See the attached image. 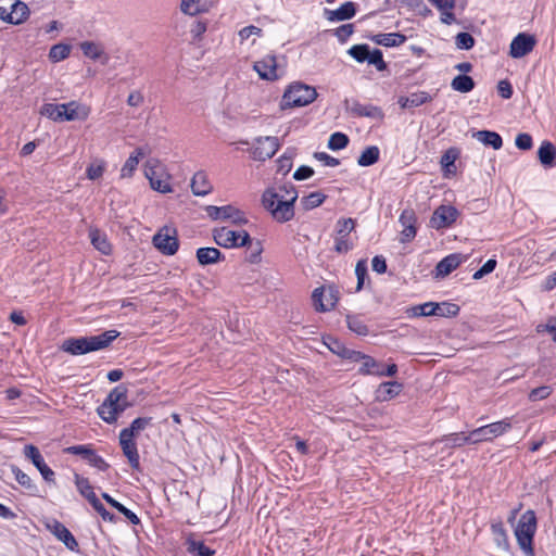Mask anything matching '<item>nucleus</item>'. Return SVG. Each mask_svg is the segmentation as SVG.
I'll return each instance as SVG.
<instances>
[{
  "label": "nucleus",
  "mask_w": 556,
  "mask_h": 556,
  "mask_svg": "<svg viewBox=\"0 0 556 556\" xmlns=\"http://www.w3.org/2000/svg\"><path fill=\"white\" fill-rule=\"evenodd\" d=\"M317 96L315 87L302 81H293L287 87L280 106L281 109L306 106L315 101Z\"/></svg>",
  "instance_id": "5"
},
{
  "label": "nucleus",
  "mask_w": 556,
  "mask_h": 556,
  "mask_svg": "<svg viewBox=\"0 0 556 556\" xmlns=\"http://www.w3.org/2000/svg\"><path fill=\"white\" fill-rule=\"evenodd\" d=\"M24 455L38 469L42 479L46 482L55 484V473L46 464L43 456L41 455L39 448L36 445H34V444L25 445L24 446Z\"/></svg>",
  "instance_id": "13"
},
{
  "label": "nucleus",
  "mask_w": 556,
  "mask_h": 556,
  "mask_svg": "<svg viewBox=\"0 0 556 556\" xmlns=\"http://www.w3.org/2000/svg\"><path fill=\"white\" fill-rule=\"evenodd\" d=\"M80 49L85 56L91 59V60H99L102 56H104V61H102V64H105L108 61V56L105 55L103 49L92 42V41H84L80 43Z\"/></svg>",
  "instance_id": "45"
},
{
  "label": "nucleus",
  "mask_w": 556,
  "mask_h": 556,
  "mask_svg": "<svg viewBox=\"0 0 556 556\" xmlns=\"http://www.w3.org/2000/svg\"><path fill=\"white\" fill-rule=\"evenodd\" d=\"M64 454L77 455L85 459L91 467L97 468L100 471H108L110 464L100 456L91 444H78L67 446L63 450Z\"/></svg>",
  "instance_id": "8"
},
{
  "label": "nucleus",
  "mask_w": 556,
  "mask_h": 556,
  "mask_svg": "<svg viewBox=\"0 0 556 556\" xmlns=\"http://www.w3.org/2000/svg\"><path fill=\"white\" fill-rule=\"evenodd\" d=\"M466 256L460 253H452L443 257L434 268L435 277L444 278L455 270L464 261Z\"/></svg>",
  "instance_id": "23"
},
{
  "label": "nucleus",
  "mask_w": 556,
  "mask_h": 556,
  "mask_svg": "<svg viewBox=\"0 0 556 556\" xmlns=\"http://www.w3.org/2000/svg\"><path fill=\"white\" fill-rule=\"evenodd\" d=\"M350 143V138L346 134L336 131L330 135L327 147L332 151H340L345 149Z\"/></svg>",
  "instance_id": "49"
},
{
  "label": "nucleus",
  "mask_w": 556,
  "mask_h": 556,
  "mask_svg": "<svg viewBox=\"0 0 556 556\" xmlns=\"http://www.w3.org/2000/svg\"><path fill=\"white\" fill-rule=\"evenodd\" d=\"M538 529V519L533 509L526 510L519 518L514 533L520 549L526 556H535L534 535Z\"/></svg>",
  "instance_id": "4"
},
{
  "label": "nucleus",
  "mask_w": 556,
  "mask_h": 556,
  "mask_svg": "<svg viewBox=\"0 0 556 556\" xmlns=\"http://www.w3.org/2000/svg\"><path fill=\"white\" fill-rule=\"evenodd\" d=\"M74 482H75V485H76L77 491L79 492V494L83 497H85L89 503L92 501V498H97L98 497L96 495V493L93 491V486L90 484L88 478H85V477H81L78 473H75L74 475Z\"/></svg>",
  "instance_id": "43"
},
{
  "label": "nucleus",
  "mask_w": 556,
  "mask_h": 556,
  "mask_svg": "<svg viewBox=\"0 0 556 556\" xmlns=\"http://www.w3.org/2000/svg\"><path fill=\"white\" fill-rule=\"evenodd\" d=\"M356 353L358 356H355L352 362H362V366L358 368V374L362 376H378L381 364L372 356L367 355L361 351H356Z\"/></svg>",
  "instance_id": "30"
},
{
  "label": "nucleus",
  "mask_w": 556,
  "mask_h": 556,
  "mask_svg": "<svg viewBox=\"0 0 556 556\" xmlns=\"http://www.w3.org/2000/svg\"><path fill=\"white\" fill-rule=\"evenodd\" d=\"M459 156L460 150L457 147H451L442 154L440 159V165L443 177L450 178L456 175L457 167L455 162Z\"/></svg>",
  "instance_id": "25"
},
{
  "label": "nucleus",
  "mask_w": 556,
  "mask_h": 556,
  "mask_svg": "<svg viewBox=\"0 0 556 556\" xmlns=\"http://www.w3.org/2000/svg\"><path fill=\"white\" fill-rule=\"evenodd\" d=\"M355 275H356V279H357L356 291L359 292L365 286V280L369 278L366 260L363 258L356 263Z\"/></svg>",
  "instance_id": "53"
},
{
  "label": "nucleus",
  "mask_w": 556,
  "mask_h": 556,
  "mask_svg": "<svg viewBox=\"0 0 556 556\" xmlns=\"http://www.w3.org/2000/svg\"><path fill=\"white\" fill-rule=\"evenodd\" d=\"M191 190L194 195L203 197L212 191V185L203 170L197 172L191 179Z\"/></svg>",
  "instance_id": "33"
},
{
  "label": "nucleus",
  "mask_w": 556,
  "mask_h": 556,
  "mask_svg": "<svg viewBox=\"0 0 556 556\" xmlns=\"http://www.w3.org/2000/svg\"><path fill=\"white\" fill-rule=\"evenodd\" d=\"M10 468L18 484L27 489L30 495H37L38 486L34 483L30 477L16 465L12 464L10 465Z\"/></svg>",
  "instance_id": "38"
},
{
  "label": "nucleus",
  "mask_w": 556,
  "mask_h": 556,
  "mask_svg": "<svg viewBox=\"0 0 556 556\" xmlns=\"http://www.w3.org/2000/svg\"><path fill=\"white\" fill-rule=\"evenodd\" d=\"M476 87V81L469 75L458 74L451 81V88L460 93H468Z\"/></svg>",
  "instance_id": "37"
},
{
  "label": "nucleus",
  "mask_w": 556,
  "mask_h": 556,
  "mask_svg": "<svg viewBox=\"0 0 556 556\" xmlns=\"http://www.w3.org/2000/svg\"><path fill=\"white\" fill-rule=\"evenodd\" d=\"M144 155V148H136L135 151L130 153L129 157L126 160L125 164L122 167V177H131L138 166L139 159L143 157Z\"/></svg>",
  "instance_id": "36"
},
{
  "label": "nucleus",
  "mask_w": 556,
  "mask_h": 556,
  "mask_svg": "<svg viewBox=\"0 0 556 556\" xmlns=\"http://www.w3.org/2000/svg\"><path fill=\"white\" fill-rule=\"evenodd\" d=\"M89 238L94 249L100 251L104 255H109L112 252V244L108 240L106 235L98 228L89 229Z\"/></svg>",
  "instance_id": "34"
},
{
  "label": "nucleus",
  "mask_w": 556,
  "mask_h": 556,
  "mask_svg": "<svg viewBox=\"0 0 556 556\" xmlns=\"http://www.w3.org/2000/svg\"><path fill=\"white\" fill-rule=\"evenodd\" d=\"M490 529L496 547L510 554L511 547L509 543V538L503 521L501 519L492 521Z\"/></svg>",
  "instance_id": "26"
},
{
  "label": "nucleus",
  "mask_w": 556,
  "mask_h": 556,
  "mask_svg": "<svg viewBox=\"0 0 556 556\" xmlns=\"http://www.w3.org/2000/svg\"><path fill=\"white\" fill-rule=\"evenodd\" d=\"M121 332L111 329L96 336L71 337L65 339L60 349L74 356L97 352L109 348Z\"/></svg>",
  "instance_id": "2"
},
{
  "label": "nucleus",
  "mask_w": 556,
  "mask_h": 556,
  "mask_svg": "<svg viewBox=\"0 0 556 556\" xmlns=\"http://www.w3.org/2000/svg\"><path fill=\"white\" fill-rule=\"evenodd\" d=\"M370 47L367 43H358L352 46L348 50V54L358 63L367 62Z\"/></svg>",
  "instance_id": "50"
},
{
  "label": "nucleus",
  "mask_w": 556,
  "mask_h": 556,
  "mask_svg": "<svg viewBox=\"0 0 556 556\" xmlns=\"http://www.w3.org/2000/svg\"><path fill=\"white\" fill-rule=\"evenodd\" d=\"M295 155V148H287L283 154L277 160V172L287 175L292 169Z\"/></svg>",
  "instance_id": "44"
},
{
  "label": "nucleus",
  "mask_w": 556,
  "mask_h": 556,
  "mask_svg": "<svg viewBox=\"0 0 556 556\" xmlns=\"http://www.w3.org/2000/svg\"><path fill=\"white\" fill-rule=\"evenodd\" d=\"M348 328L361 337H366L369 334V328L362 319L358 314H346L345 316Z\"/></svg>",
  "instance_id": "41"
},
{
  "label": "nucleus",
  "mask_w": 556,
  "mask_h": 556,
  "mask_svg": "<svg viewBox=\"0 0 556 556\" xmlns=\"http://www.w3.org/2000/svg\"><path fill=\"white\" fill-rule=\"evenodd\" d=\"M354 33V24H343L334 29L333 34L340 43H345Z\"/></svg>",
  "instance_id": "62"
},
{
  "label": "nucleus",
  "mask_w": 556,
  "mask_h": 556,
  "mask_svg": "<svg viewBox=\"0 0 556 556\" xmlns=\"http://www.w3.org/2000/svg\"><path fill=\"white\" fill-rule=\"evenodd\" d=\"M187 552L192 556H214L215 549L206 546L203 541H198L191 533L186 539Z\"/></svg>",
  "instance_id": "35"
},
{
  "label": "nucleus",
  "mask_w": 556,
  "mask_h": 556,
  "mask_svg": "<svg viewBox=\"0 0 556 556\" xmlns=\"http://www.w3.org/2000/svg\"><path fill=\"white\" fill-rule=\"evenodd\" d=\"M535 45L536 38L534 35L529 33H519L513 38L509 45L508 55L513 59H521L532 52Z\"/></svg>",
  "instance_id": "14"
},
{
  "label": "nucleus",
  "mask_w": 556,
  "mask_h": 556,
  "mask_svg": "<svg viewBox=\"0 0 556 556\" xmlns=\"http://www.w3.org/2000/svg\"><path fill=\"white\" fill-rule=\"evenodd\" d=\"M255 142L257 146L251 150V157L254 161L264 162L271 159L280 148L279 139L273 136L257 137Z\"/></svg>",
  "instance_id": "12"
},
{
  "label": "nucleus",
  "mask_w": 556,
  "mask_h": 556,
  "mask_svg": "<svg viewBox=\"0 0 556 556\" xmlns=\"http://www.w3.org/2000/svg\"><path fill=\"white\" fill-rule=\"evenodd\" d=\"M61 122L85 121L90 114V109L77 101L61 103Z\"/></svg>",
  "instance_id": "17"
},
{
  "label": "nucleus",
  "mask_w": 556,
  "mask_h": 556,
  "mask_svg": "<svg viewBox=\"0 0 556 556\" xmlns=\"http://www.w3.org/2000/svg\"><path fill=\"white\" fill-rule=\"evenodd\" d=\"M214 242L225 249L243 248L251 242V236L247 230H231L227 227L213 229Z\"/></svg>",
  "instance_id": "7"
},
{
  "label": "nucleus",
  "mask_w": 556,
  "mask_h": 556,
  "mask_svg": "<svg viewBox=\"0 0 556 556\" xmlns=\"http://www.w3.org/2000/svg\"><path fill=\"white\" fill-rule=\"evenodd\" d=\"M280 190L289 195L283 199L275 188L265 189L262 194V205L268 211L271 217L278 223H287L294 217V204L298 200V191L293 184L287 182L280 187Z\"/></svg>",
  "instance_id": "1"
},
{
  "label": "nucleus",
  "mask_w": 556,
  "mask_h": 556,
  "mask_svg": "<svg viewBox=\"0 0 556 556\" xmlns=\"http://www.w3.org/2000/svg\"><path fill=\"white\" fill-rule=\"evenodd\" d=\"M380 157V150L377 146L366 147L357 159V164L362 167H368L376 164Z\"/></svg>",
  "instance_id": "42"
},
{
  "label": "nucleus",
  "mask_w": 556,
  "mask_h": 556,
  "mask_svg": "<svg viewBox=\"0 0 556 556\" xmlns=\"http://www.w3.org/2000/svg\"><path fill=\"white\" fill-rule=\"evenodd\" d=\"M475 37L467 31H460L455 36V46L459 50H470L475 47Z\"/></svg>",
  "instance_id": "54"
},
{
  "label": "nucleus",
  "mask_w": 556,
  "mask_h": 556,
  "mask_svg": "<svg viewBox=\"0 0 556 556\" xmlns=\"http://www.w3.org/2000/svg\"><path fill=\"white\" fill-rule=\"evenodd\" d=\"M253 68L263 80L274 81L278 79L277 60L274 54L265 55L262 60L256 61Z\"/></svg>",
  "instance_id": "19"
},
{
  "label": "nucleus",
  "mask_w": 556,
  "mask_h": 556,
  "mask_svg": "<svg viewBox=\"0 0 556 556\" xmlns=\"http://www.w3.org/2000/svg\"><path fill=\"white\" fill-rule=\"evenodd\" d=\"M399 222L403 226L400 242L408 243L413 241L417 235V216L414 210H404L400 215Z\"/></svg>",
  "instance_id": "18"
},
{
  "label": "nucleus",
  "mask_w": 556,
  "mask_h": 556,
  "mask_svg": "<svg viewBox=\"0 0 556 556\" xmlns=\"http://www.w3.org/2000/svg\"><path fill=\"white\" fill-rule=\"evenodd\" d=\"M45 527L59 541H61L71 552H78L79 545L72 532L58 519L50 518L45 522Z\"/></svg>",
  "instance_id": "15"
},
{
  "label": "nucleus",
  "mask_w": 556,
  "mask_h": 556,
  "mask_svg": "<svg viewBox=\"0 0 556 556\" xmlns=\"http://www.w3.org/2000/svg\"><path fill=\"white\" fill-rule=\"evenodd\" d=\"M515 146L521 151H529L533 147L532 136L528 132H520L515 138Z\"/></svg>",
  "instance_id": "63"
},
{
  "label": "nucleus",
  "mask_w": 556,
  "mask_h": 556,
  "mask_svg": "<svg viewBox=\"0 0 556 556\" xmlns=\"http://www.w3.org/2000/svg\"><path fill=\"white\" fill-rule=\"evenodd\" d=\"M201 1L202 0H181L180 10L187 15L194 16L204 11V9L200 8Z\"/></svg>",
  "instance_id": "58"
},
{
  "label": "nucleus",
  "mask_w": 556,
  "mask_h": 556,
  "mask_svg": "<svg viewBox=\"0 0 556 556\" xmlns=\"http://www.w3.org/2000/svg\"><path fill=\"white\" fill-rule=\"evenodd\" d=\"M361 114L362 117H369L377 121H383L384 118L383 110L380 106L374 104H365Z\"/></svg>",
  "instance_id": "61"
},
{
  "label": "nucleus",
  "mask_w": 556,
  "mask_h": 556,
  "mask_svg": "<svg viewBox=\"0 0 556 556\" xmlns=\"http://www.w3.org/2000/svg\"><path fill=\"white\" fill-rule=\"evenodd\" d=\"M552 393H553L552 386H541V387L532 389L528 394V399L531 402H536V401L547 399Z\"/></svg>",
  "instance_id": "57"
},
{
  "label": "nucleus",
  "mask_w": 556,
  "mask_h": 556,
  "mask_svg": "<svg viewBox=\"0 0 556 556\" xmlns=\"http://www.w3.org/2000/svg\"><path fill=\"white\" fill-rule=\"evenodd\" d=\"M511 429V419L504 418L485 426H481L471 431L475 444L483 441H492Z\"/></svg>",
  "instance_id": "9"
},
{
  "label": "nucleus",
  "mask_w": 556,
  "mask_h": 556,
  "mask_svg": "<svg viewBox=\"0 0 556 556\" xmlns=\"http://www.w3.org/2000/svg\"><path fill=\"white\" fill-rule=\"evenodd\" d=\"M195 257L201 266L216 264L225 260V255L217 248L214 247L197 249Z\"/></svg>",
  "instance_id": "31"
},
{
  "label": "nucleus",
  "mask_w": 556,
  "mask_h": 556,
  "mask_svg": "<svg viewBox=\"0 0 556 556\" xmlns=\"http://www.w3.org/2000/svg\"><path fill=\"white\" fill-rule=\"evenodd\" d=\"M130 406L128 389L124 383H121L109 392L104 401L97 407V414L104 422L113 425Z\"/></svg>",
  "instance_id": "3"
},
{
  "label": "nucleus",
  "mask_w": 556,
  "mask_h": 556,
  "mask_svg": "<svg viewBox=\"0 0 556 556\" xmlns=\"http://www.w3.org/2000/svg\"><path fill=\"white\" fill-rule=\"evenodd\" d=\"M151 422L152 417H137L131 421L129 427L122 429L119 433H122L123 437H131L135 439L138 433L150 426Z\"/></svg>",
  "instance_id": "40"
},
{
  "label": "nucleus",
  "mask_w": 556,
  "mask_h": 556,
  "mask_svg": "<svg viewBox=\"0 0 556 556\" xmlns=\"http://www.w3.org/2000/svg\"><path fill=\"white\" fill-rule=\"evenodd\" d=\"M173 233L174 235L169 233L167 227H163L153 236V245L164 255H174L179 249V240L176 236V230H174Z\"/></svg>",
  "instance_id": "16"
},
{
  "label": "nucleus",
  "mask_w": 556,
  "mask_h": 556,
  "mask_svg": "<svg viewBox=\"0 0 556 556\" xmlns=\"http://www.w3.org/2000/svg\"><path fill=\"white\" fill-rule=\"evenodd\" d=\"M244 248H247L244 260L250 264H257L261 262V255L263 252V245L260 240H253L251 238V242L248 243Z\"/></svg>",
  "instance_id": "46"
},
{
  "label": "nucleus",
  "mask_w": 556,
  "mask_h": 556,
  "mask_svg": "<svg viewBox=\"0 0 556 556\" xmlns=\"http://www.w3.org/2000/svg\"><path fill=\"white\" fill-rule=\"evenodd\" d=\"M366 38H368L376 45L383 46L387 48L399 47L407 40V37L402 33H381L377 35H368L366 36Z\"/></svg>",
  "instance_id": "29"
},
{
  "label": "nucleus",
  "mask_w": 556,
  "mask_h": 556,
  "mask_svg": "<svg viewBox=\"0 0 556 556\" xmlns=\"http://www.w3.org/2000/svg\"><path fill=\"white\" fill-rule=\"evenodd\" d=\"M459 216V211L453 205L438 206L430 218V227L437 230L450 228Z\"/></svg>",
  "instance_id": "11"
},
{
  "label": "nucleus",
  "mask_w": 556,
  "mask_h": 556,
  "mask_svg": "<svg viewBox=\"0 0 556 556\" xmlns=\"http://www.w3.org/2000/svg\"><path fill=\"white\" fill-rule=\"evenodd\" d=\"M404 389V384L400 381H383L375 391V400L377 402H389L395 399Z\"/></svg>",
  "instance_id": "22"
},
{
  "label": "nucleus",
  "mask_w": 556,
  "mask_h": 556,
  "mask_svg": "<svg viewBox=\"0 0 556 556\" xmlns=\"http://www.w3.org/2000/svg\"><path fill=\"white\" fill-rule=\"evenodd\" d=\"M11 12L14 18L8 21V24L20 25L29 17L30 11L27 4L21 0H14Z\"/></svg>",
  "instance_id": "39"
},
{
  "label": "nucleus",
  "mask_w": 556,
  "mask_h": 556,
  "mask_svg": "<svg viewBox=\"0 0 556 556\" xmlns=\"http://www.w3.org/2000/svg\"><path fill=\"white\" fill-rule=\"evenodd\" d=\"M325 288L318 287L312 293V302L314 308L318 313L329 312V305H326L325 301Z\"/></svg>",
  "instance_id": "52"
},
{
  "label": "nucleus",
  "mask_w": 556,
  "mask_h": 556,
  "mask_svg": "<svg viewBox=\"0 0 556 556\" xmlns=\"http://www.w3.org/2000/svg\"><path fill=\"white\" fill-rule=\"evenodd\" d=\"M72 50V46L68 43H56L53 45L49 50V60L52 63H58L68 58Z\"/></svg>",
  "instance_id": "48"
},
{
  "label": "nucleus",
  "mask_w": 556,
  "mask_h": 556,
  "mask_svg": "<svg viewBox=\"0 0 556 556\" xmlns=\"http://www.w3.org/2000/svg\"><path fill=\"white\" fill-rule=\"evenodd\" d=\"M460 312V306L452 302H426L407 308L406 313L409 317H456Z\"/></svg>",
  "instance_id": "6"
},
{
  "label": "nucleus",
  "mask_w": 556,
  "mask_h": 556,
  "mask_svg": "<svg viewBox=\"0 0 556 556\" xmlns=\"http://www.w3.org/2000/svg\"><path fill=\"white\" fill-rule=\"evenodd\" d=\"M367 63L374 65L379 72H383L388 68V64L383 60V53L378 48L369 50Z\"/></svg>",
  "instance_id": "51"
},
{
  "label": "nucleus",
  "mask_w": 556,
  "mask_h": 556,
  "mask_svg": "<svg viewBox=\"0 0 556 556\" xmlns=\"http://www.w3.org/2000/svg\"><path fill=\"white\" fill-rule=\"evenodd\" d=\"M92 508L101 516V518L104 520V521H109V522H116L117 520V517L110 513L105 507L104 505L101 503V501L99 500V497L97 498H92V501L89 503Z\"/></svg>",
  "instance_id": "55"
},
{
  "label": "nucleus",
  "mask_w": 556,
  "mask_h": 556,
  "mask_svg": "<svg viewBox=\"0 0 556 556\" xmlns=\"http://www.w3.org/2000/svg\"><path fill=\"white\" fill-rule=\"evenodd\" d=\"M410 109L420 106L425 103L431 102L432 97L427 91L412 92L409 96Z\"/></svg>",
  "instance_id": "60"
},
{
  "label": "nucleus",
  "mask_w": 556,
  "mask_h": 556,
  "mask_svg": "<svg viewBox=\"0 0 556 556\" xmlns=\"http://www.w3.org/2000/svg\"><path fill=\"white\" fill-rule=\"evenodd\" d=\"M435 443H444V447L446 448H455L460 447L465 444H475L471 431L469 433L465 432H453L437 439Z\"/></svg>",
  "instance_id": "28"
},
{
  "label": "nucleus",
  "mask_w": 556,
  "mask_h": 556,
  "mask_svg": "<svg viewBox=\"0 0 556 556\" xmlns=\"http://www.w3.org/2000/svg\"><path fill=\"white\" fill-rule=\"evenodd\" d=\"M354 228L355 220L353 218H340L336 225L337 236H342V238L349 237Z\"/></svg>",
  "instance_id": "56"
},
{
  "label": "nucleus",
  "mask_w": 556,
  "mask_h": 556,
  "mask_svg": "<svg viewBox=\"0 0 556 556\" xmlns=\"http://www.w3.org/2000/svg\"><path fill=\"white\" fill-rule=\"evenodd\" d=\"M548 332L552 334L553 341L556 343V317L548 319L546 324H540L536 326V332Z\"/></svg>",
  "instance_id": "64"
},
{
  "label": "nucleus",
  "mask_w": 556,
  "mask_h": 556,
  "mask_svg": "<svg viewBox=\"0 0 556 556\" xmlns=\"http://www.w3.org/2000/svg\"><path fill=\"white\" fill-rule=\"evenodd\" d=\"M119 445L124 456L128 459L130 467L135 470H139L140 456L135 439L131 437H123V434L119 433Z\"/></svg>",
  "instance_id": "24"
},
{
  "label": "nucleus",
  "mask_w": 556,
  "mask_h": 556,
  "mask_svg": "<svg viewBox=\"0 0 556 556\" xmlns=\"http://www.w3.org/2000/svg\"><path fill=\"white\" fill-rule=\"evenodd\" d=\"M205 211L213 220L229 219L237 226L247 225L249 222L244 212L230 204L224 206L207 205Z\"/></svg>",
  "instance_id": "10"
},
{
  "label": "nucleus",
  "mask_w": 556,
  "mask_h": 556,
  "mask_svg": "<svg viewBox=\"0 0 556 556\" xmlns=\"http://www.w3.org/2000/svg\"><path fill=\"white\" fill-rule=\"evenodd\" d=\"M472 137L481 142L484 147H491L494 150H500L503 147L502 136L494 130H477Z\"/></svg>",
  "instance_id": "32"
},
{
  "label": "nucleus",
  "mask_w": 556,
  "mask_h": 556,
  "mask_svg": "<svg viewBox=\"0 0 556 556\" xmlns=\"http://www.w3.org/2000/svg\"><path fill=\"white\" fill-rule=\"evenodd\" d=\"M61 104L46 103L40 113L54 122H61Z\"/></svg>",
  "instance_id": "59"
},
{
  "label": "nucleus",
  "mask_w": 556,
  "mask_h": 556,
  "mask_svg": "<svg viewBox=\"0 0 556 556\" xmlns=\"http://www.w3.org/2000/svg\"><path fill=\"white\" fill-rule=\"evenodd\" d=\"M326 199L327 195L321 191H314L301 199V205L304 211H312L320 206Z\"/></svg>",
  "instance_id": "47"
},
{
  "label": "nucleus",
  "mask_w": 556,
  "mask_h": 556,
  "mask_svg": "<svg viewBox=\"0 0 556 556\" xmlns=\"http://www.w3.org/2000/svg\"><path fill=\"white\" fill-rule=\"evenodd\" d=\"M323 343L329 349V351L342 359L353 361L355 356H358L355 350L349 349L345 344L332 334H324Z\"/></svg>",
  "instance_id": "21"
},
{
  "label": "nucleus",
  "mask_w": 556,
  "mask_h": 556,
  "mask_svg": "<svg viewBox=\"0 0 556 556\" xmlns=\"http://www.w3.org/2000/svg\"><path fill=\"white\" fill-rule=\"evenodd\" d=\"M536 156L544 168L549 169L556 167V146L552 141H542L538 149Z\"/></svg>",
  "instance_id": "27"
},
{
  "label": "nucleus",
  "mask_w": 556,
  "mask_h": 556,
  "mask_svg": "<svg viewBox=\"0 0 556 556\" xmlns=\"http://www.w3.org/2000/svg\"><path fill=\"white\" fill-rule=\"evenodd\" d=\"M357 13V4L353 1L342 3L336 10L324 9V15L329 22H341L353 18Z\"/></svg>",
  "instance_id": "20"
}]
</instances>
